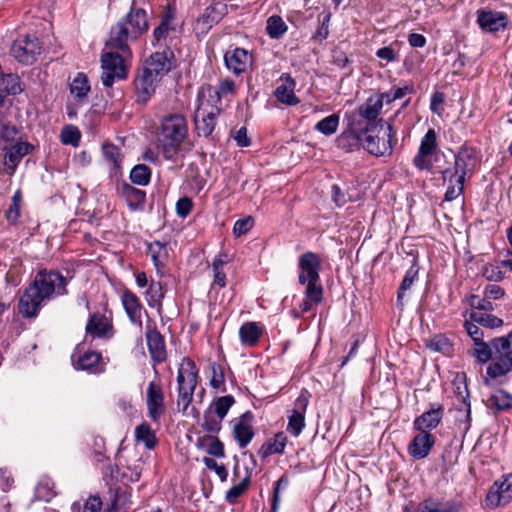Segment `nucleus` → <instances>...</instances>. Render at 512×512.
<instances>
[{
	"instance_id": "1",
	"label": "nucleus",
	"mask_w": 512,
	"mask_h": 512,
	"mask_svg": "<svg viewBox=\"0 0 512 512\" xmlns=\"http://www.w3.org/2000/svg\"><path fill=\"white\" fill-rule=\"evenodd\" d=\"M66 286L67 279L60 272L38 271L19 299V313L27 319L36 318L47 302L67 294Z\"/></svg>"
},
{
	"instance_id": "2",
	"label": "nucleus",
	"mask_w": 512,
	"mask_h": 512,
	"mask_svg": "<svg viewBox=\"0 0 512 512\" xmlns=\"http://www.w3.org/2000/svg\"><path fill=\"white\" fill-rule=\"evenodd\" d=\"M148 28L147 12L132 6L126 16L111 28L105 47L129 53V41L138 39Z\"/></svg>"
},
{
	"instance_id": "3",
	"label": "nucleus",
	"mask_w": 512,
	"mask_h": 512,
	"mask_svg": "<svg viewBox=\"0 0 512 512\" xmlns=\"http://www.w3.org/2000/svg\"><path fill=\"white\" fill-rule=\"evenodd\" d=\"M235 82L231 79H223L218 88L211 85L203 86L198 93V107L195 111L194 121L196 128H214L220 109L217 103L222 95L233 93Z\"/></svg>"
},
{
	"instance_id": "4",
	"label": "nucleus",
	"mask_w": 512,
	"mask_h": 512,
	"mask_svg": "<svg viewBox=\"0 0 512 512\" xmlns=\"http://www.w3.org/2000/svg\"><path fill=\"white\" fill-rule=\"evenodd\" d=\"M299 283L306 285L305 297L309 298L315 304H319L323 298V288L319 283V271L321 269V260L313 252H306L299 258Z\"/></svg>"
},
{
	"instance_id": "5",
	"label": "nucleus",
	"mask_w": 512,
	"mask_h": 512,
	"mask_svg": "<svg viewBox=\"0 0 512 512\" xmlns=\"http://www.w3.org/2000/svg\"><path fill=\"white\" fill-rule=\"evenodd\" d=\"M16 130H0V149L5 151L3 165L7 174L12 175L22 158L30 154L34 146L16 138Z\"/></svg>"
},
{
	"instance_id": "6",
	"label": "nucleus",
	"mask_w": 512,
	"mask_h": 512,
	"mask_svg": "<svg viewBox=\"0 0 512 512\" xmlns=\"http://www.w3.org/2000/svg\"><path fill=\"white\" fill-rule=\"evenodd\" d=\"M197 383L198 369L190 358L184 357L179 364L177 373V406L183 413L192 403Z\"/></svg>"
},
{
	"instance_id": "7",
	"label": "nucleus",
	"mask_w": 512,
	"mask_h": 512,
	"mask_svg": "<svg viewBox=\"0 0 512 512\" xmlns=\"http://www.w3.org/2000/svg\"><path fill=\"white\" fill-rule=\"evenodd\" d=\"M101 55L102 83L106 87H111L115 81L124 80L128 76V66L126 64L129 53H124L117 49L107 48Z\"/></svg>"
},
{
	"instance_id": "8",
	"label": "nucleus",
	"mask_w": 512,
	"mask_h": 512,
	"mask_svg": "<svg viewBox=\"0 0 512 512\" xmlns=\"http://www.w3.org/2000/svg\"><path fill=\"white\" fill-rule=\"evenodd\" d=\"M477 163L475 150L463 147L453 155V162L448 163L447 166L437 164L434 166V172L441 174L443 181L447 178L465 180V176L473 172Z\"/></svg>"
},
{
	"instance_id": "9",
	"label": "nucleus",
	"mask_w": 512,
	"mask_h": 512,
	"mask_svg": "<svg viewBox=\"0 0 512 512\" xmlns=\"http://www.w3.org/2000/svg\"><path fill=\"white\" fill-rule=\"evenodd\" d=\"M492 347V363L487 368V375L497 378L512 370V331L505 337L494 338Z\"/></svg>"
},
{
	"instance_id": "10",
	"label": "nucleus",
	"mask_w": 512,
	"mask_h": 512,
	"mask_svg": "<svg viewBox=\"0 0 512 512\" xmlns=\"http://www.w3.org/2000/svg\"><path fill=\"white\" fill-rule=\"evenodd\" d=\"M362 147L375 156L390 155L392 152V130H360Z\"/></svg>"
},
{
	"instance_id": "11",
	"label": "nucleus",
	"mask_w": 512,
	"mask_h": 512,
	"mask_svg": "<svg viewBox=\"0 0 512 512\" xmlns=\"http://www.w3.org/2000/svg\"><path fill=\"white\" fill-rule=\"evenodd\" d=\"M310 397L309 391L302 389L288 415L287 431L294 437H298L305 427V414Z\"/></svg>"
},
{
	"instance_id": "12",
	"label": "nucleus",
	"mask_w": 512,
	"mask_h": 512,
	"mask_svg": "<svg viewBox=\"0 0 512 512\" xmlns=\"http://www.w3.org/2000/svg\"><path fill=\"white\" fill-rule=\"evenodd\" d=\"M512 500V473L506 474L496 480L486 495V505L497 508L508 504Z\"/></svg>"
},
{
	"instance_id": "13",
	"label": "nucleus",
	"mask_w": 512,
	"mask_h": 512,
	"mask_svg": "<svg viewBox=\"0 0 512 512\" xmlns=\"http://www.w3.org/2000/svg\"><path fill=\"white\" fill-rule=\"evenodd\" d=\"M146 407L148 417L158 424L166 413L165 396L160 383L149 382L146 390Z\"/></svg>"
},
{
	"instance_id": "14",
	"label": "nucleus",
	"mask_w": 512,
	"mask_h": 512,
	"mask_svg": "<svg viewBox=\"0 0 512 512\" xmlns=\"http://www.w3.org/2000/svg\"><path fill=\"white\" fill-rule=\"evenodd\" d=\"M41 46L35 36L17 38L10 49L11 55L21 63L32 64L40 54Z\"/></svg>"
},
{
	"instance_id": "15",
	"label": "nucleus",
	"mask_w": 512,
	"mask_h": 512,
	"mask_svg": "<svg viewBox=\"0 0 512 512\" xmlns=\"http://www.w3.org/2000/svg\"><path fill=\"white\" fill-rule=\"evenodd\" d=\"M438 148L437 136L434 130H428L421 140L418 153L413 159L414 165L419 170L434 169L431 156Z\"/></svg>"
},
{
	"instance_id": "16",
	"label": "nucleus",
	"mask_w": 512,
	"mask_h": 512,
	"mask_svg": "<svg viewBox=\"0 0 512 512\" xmlns=\"http://www.w3.org/2000/svg\"><path fill=\"white\" fill-rule=\"evenodd\" d=\"M228 13V5L220 0H213L197 18L196 29L207 33Z\"/></svg>"
},
{
	"instance_id": "17",
	"label": "nucleus",
	"mask_w": 512,
	"mask_h": 512,
	"mask_svg": "<svg viewBox=\"0 0 512 512\" xmlns=\"http://www.w3.org/2000/svg\"><path fill=\"white\" fill-rule=\"evenodd\" d=\"M154 124L160 128H186L187 121L182 112L172 109L168 103H162L154 110Z\"/></svg>"
},
{
	"instance_id": "18",
	"label": "nucleus",
	"mask_w": 512,
	"mask_h": 512,
	"mask_svg": "<svg viewBox=\"0 0 512 512\" xmlns=\"http://www.w3.org/2000/svg\"><path fill=\"white\" fill-rule=\"evenodd\" d=\"M174 61L173 51L166 47L164 51L153 53L143 70L160 79L172 69Z\"/></svg>"
},
{
	"instance_id": "19",
	"label": "nucleus",
	"mask_w": 512,
	"mask_h": 512,
	"mask_svg": "<svg viewBox=\"0 0 512 512\" xmlns=\"http://www.w3.org/2000/svg\"><path fill=\"white\" fill-rule=\"evenodd\" d=\"M507 23L508 18L504 12L483 9L477 11V24L485 32L495 33L504 30Z\"/></svg>"
},
{
	"instance_id": "20",
	"label": "nucleus",
	"mask_w": 512,
	"mask_h": 512,
	"mask_svg": "<svg viewBox=\"0 0 512 512\" xmlns=\"http://www.w3.org/2000/svg\"><path fill=\"white\" fill-rule=\"evenodd\" d=\"M224 61L228 70L240 75L251 67L253 58L247 50L237 47L225 53Z\"/></svg>"
},
{
	"instance_id": "21",
	"label": "nucleus",
	"mask_w": 512,
	"mask_h": 512,
	"mask_svg": "<svg viewBox=\"0 0 512 512\" xmlns=\"http://www.w3.org/2000/svg\"><path fill=\"white\" fill-rule=\"evenodd\" d=\"M187 130H162L158 136L159 146L166 158H172L184 143Z\"/></svg>"
},
{
	"instance_id": "22",
	"label": "nucleus",
	"mask_w": 512,
	"mask_h": 512,
	"mask_svg": "<svg viewBox=\"0 0 512 512\" xmlns=\"http://www.w3.org/2000/svg\"><path fill=\"white\" fill-rule=\"evenodd\" d=\"M435 443V438L427 431H419L408 445V453L415 459H423L428 456Z\"/></svg>"
},
{
	"instance_id": "23",
	"label": "nucleus",
	"mask_w": 512,
	"mask_h": 512,
	"mask_svg": "<svg viewBox=\"0 0 512 512\" xmlns=\"http://www.w3.org/2000/svg\"><path fill=\"white\" fill-rule=\"evenodd\" d=\"M159 78L143 70L142 74L135 79V90L137 102L146 103L155 93Z\"/></svg>"
},
{
	"instance_id": "24",
	"label": "nucleus",
	"mask_w": 512,
	"mask_h": 512,
	"mask_svg": "<svg viewBox=\"0 0 512 512\" xmlns=\"http://www.w3.org/2000/svg\"><path fill=\"white\" fill-rule=\"evenodd\" d=\"M233 435L240 448H245L254 437L251 415L243 414L233 425Z\"/></svg>"
},
{
	"instance_id": "25",
	"label": "nucleus",
	"mask_w": 512,
	"mask_h": 512,
	"mask_svg": "<svg viewBox=\"0 0 512 512\" xmlns=\"http://www.w3.org/2000/svg\"><path fill=\"white\" fill-rule=\"evenodd\" d=\"M146 341L152 360L156 363L165 361L167 353L162 335L156 329L149 328L146 332Z\"/></svg>"
},
{
	"instance_id": "26",
	"label": "nucleus",
	"mask_w": 512,
	"mask_h": 512,
	"mask_svg": "<svg viewBox=\"0 0 512 512\" xmlns=\"http://www.w3.org/2000/svg\"><path fill=\"white\" fill-rule=\"evenodd\" d=\"M122 305L130 321L138 326H142L143 305L139 298L129 290L123 292L121 296Z\"/></svg>"
},
{
	"instance_id": "27",
	"label": "nucleus",
	"mask_w": 512,
	"mask_h": 512,
	"mask_svg": "<svg viewBox=\"0 0 512 512\" xmlns=\"http://www.w3.org/2000/svg\"><path fill=\"white\" fill-rule=\"evenodd\" d=\"M280 84L275 90V96L278 101L287 105H296L299 103L294 94L295 81L289 74H283L280 77Z\"/></svg>"
},
{
	"instance_id": "28",
	"label": "nucleus",
	"mask_w": 512,
	"mask_h": 512,
	"mask_svg": "<svg viewBox=\"0 0 512 512\" xmlns=\"http://www.w3.org/2000/svg\"><path fill=\"white\" fill-rule=\"evenodd\" d=\"M460 505L451 500L438 498L425 499L418 505V512H458Z\"/></svg>"
},
{
	"instance_id": "29",
	"label": "nucleus",
	"mask_w": 512,
	"mask_h": 512,
	"mask_svg": "<svg viewBox=\"0 0 512 512\" xmlns=\"http://www.w3.org/2000/svg\"><path fill=\"white\" fill-rule=\"evenodd\" d=\"M69 87L71 95L78 101V103L84 104L87 102V96L91 90V86L84 73H77L72 79Z\"/></svg>"
},
{
	"instance_id": "30",
	"label": "nucleus",
	"mask_w": 512,
	"mask_h": 512,
	"mask_svg": "<svg viewBox=\"0 0 512 512\" xmlns=\"http://www.w3.org/2000/svg\"><path fill=\"white\" fill-rule=\"evenodd\" d=\"M112 326L109 324L105 316L93 314L86 325L87 334L92 337H109Z\"/></svg>"
},
{
	"instance_id": "31",
	"label": "nucleus",
	"mask_w": 512,
	"mask_h": 512,
	"mask_svg": "<svg viewBox=\"0 0 512 512\" xmlns=\"http://www.w3.org/2000/svg\"><path fill=\"white\" fill-rule=\"evenodd\" d=\"M442 409H431L424 412L414 421V428L418 431H427L436 428L442 419Z\"/></svg>"
},
{
	"instance_id": "32",
	"label": "nucleus",
	"mask_w": 512,
	"mask_h": 512,
	"mask_svg": "<svg viewBox=\"0 0 512 512\" xmlns=\"http://www.w3.org/2000/svg\"><path fill=\"white\" fill-rule=\"evenodd\" d=\"M262 335V328L256 322H246L239 329V337L242 345L255 346Z\"/></svg>"
},
{
	"instance_id": "33",
	"label": "nucleus",
	"mask_w": 512,
	"mask_h": 512,
	"mask_svg": "<svg viewBox=\"0 0 512 512\" xmlns=\"http://www.w3.org/2000/svg\"><path fill=\"white\" fill-rule=\"evenodd\" d=\"M23 91L20 78L15 74H4L0 77V106L4 103L5 94L16 95Z\"/></svg>"
},
{
	"instance_id": "34",
	"label": "nucleus",
	"mask_w": 512,
	"mask_h": 512,
	"mask_svg": "<svg viewBox=\"0 0 512 512\" xmlns=\"http://www.w3.org/2000/svg\"><path fill=\"white\" fill-rule=\"evenodd\" d=\"M362 138L360 130H344L337 138V144L345 151H352L362 146Z\"/></svg>"
},
{
	"instance_id": "35",
	"label": "nucleus",
	"mask_w": 512,
	"mask_h": 512,
	"mask_svg": "<svg viewBox=\"0 0 512 512\" xmlns=\"http://www.w3.org/2000/svg\"><path fill=\"white\" fill-rule=\"evenodd\" d=\"M382 110L381 101L375 97H369L367 100L358 108V114L368 122L375 121Z\"/></svg>"
},
{
	"instance_id": "36",
	"label": "nucleus",
	"mask_w": 512,
	"mask_h": 512,
	"mask_svg": "<svg viewBox=\"0 0 512 512\" xmlns=\"http://www.w3.org/2000/svg\"><path fill=\"white\" fill-rule=\"evenodd\" d=\"M122 194L125 197L128 206L132 210L139 209L143 206L146 194L143 190L137 189L129 184H124Z\"/></svg>"
},
{
	"instance_id": "37",
	"label": "nucleus",
	"mask_w": 512,
	"mask_h": 512,
	"mask_svg": "<svg viewBox=\"0 0 512 512\" xmlns=\"http://www.w3.org/2000/svg\"><path fill=\"white\" fill-rule=\"evenodd\" d=\"M487 406L498 411L512 408V395L505 390L499 389L492 393L487 401Z\"/></svg>"
},
{
	"instance_id": "38",
	"label": "nucleus",
	"mask_w": 512,
	"mask_h": 512,
	"mask_svg": "<svg viewBox=\"0 0 512 512\" xmlns=\"http://www.w3.org/2000/svg\"><path fill=\"white\" fill-rule=\"evenodd\" d=\"M469 354L474 357L479 364H486L493 357L492 340L489 344L485 341L473 343Z\"/></svg>"
},
{
	"instance_id": "39",
	"label": "nucleus",
	"mask_w": 512,
	"mask_h": 512,
	"mask_svg": "<svg viewBox=\"0 0 512 512\" xmlns=\"http://www.w3.org/2000/svg\"><path fill=\"white\" fill-rule=\"evenodd\" d=\"M287 436L283 432L274 435L272 439L262 446L263 456L282 454L287 444Z\"/></svg>"
},
{
	"instance_id": "40",
	"label": "nucleus",
	"mask_w": 512,
	"mask_h": 512,
	"mask_svg": "<svg viewBox=\"0 0 512 512\" xmlns=\"http://www.w3.org/2000/svg\"><path fill=\"white\" fill-rule=\"evenodd\" d=\"M101 360V354L95 351H88L79 357L75 367L80 370H86L90 372H98V365Z\"/></svg>"
},
{
	"instance_id": "41",
	"label": "nucleus",
	"mask_w": 512,
	"mask_h": 512,
	"mask_svg": "<svg viewBox=\"0 0 512 512\" xmlns=\"http://www.w3.org/2000/svg\"><path fill=\"white\" fill-rule=\"evenodd\" d=\"M136 441L144 443L147 449H153L157 444L155 432L148 423H142L135 428Z\"/></svg>"
},
{
	"instance_id": "42",
	"label": "nucleus",
	"mask_w": 512,
	"mask_h": 512,
	"mask_svg": "<svg viewBox=\"0 0 512 512\" xmlns=\"http://www.w3.org/2000/svg\"><path fill=\"white\" fill-rule=\"evenodd\" d=\"M147 303L152 308H160L164 298L162 284L157 281H151L146 291Z\"/></svg>"
},
{
	"instance_id": "43",
	"label": "nucleus",
	"mask_w": 512,
	"mask_h": 512,
	"mask_svg": "<svg viewBox=\"0 0 512 512\" xmlns=\"http://www.w3.org/2000/svg\"><path fill=\"white\" fill-rule=\"evenodd\" d=\"M469 320L487 328H496L503 324L502 319L483 311H471Z\"/></svg>"
},
{
	"instance_id": "44",
	"label": "nucleus",
	"mask_w": 512,
	"mask_h": 512,
	"mask_svg": "<svg viewBox=\"0 0 512 512\" xmlns=\"http://www.w3.org/2000/svg\"><path fill=\"white\" fill-rule=\"evenodd\" d=\"M287 29L286 23L279 15H272L267 19L266 31L272 39L280 38Z\"/></svg>"
},
{
	"instance_id": "45",
	"label": "nucleus",
	"mask_w": 512,
	"mask_h": 512,
	"mask_svg": "<svg viewBox=\"0 0 512 512\" xmlns=\"http://www.w3.org/2000/svg\"><path fill=\"white\" fill-rule=\"evenodd\" d=\"M251 483V475L250 473L246 472V475L238 484H235L232 486L227 492L225 499L230 504H234L237 499L242 496L249 488Z\"/></svg>"
},
{
	"instance_id": "46",
	"label": "nucleus",
	"mask_w": 512,
	"mask_h": 512,
	"mask_svg": "<svg viewBox=\"0 0 512 512\" xmlns=\"http://www.w3.org/2000/svg\"><path fill=\"white\" fill-rule=\"evenodd\" d=\"M151 170L148 166L136 165L130 172L131 181L139 186H146L150 182Z\"/></svg>"
},
{
	"instance_id": "47",
	"label": "nucleus",
	"mask_w": 512,
	"mask_h": 512,
	"mask_svg": "<svg viewBox=\"0 0 512 512\" xmlns=\"http://www.w3.org/2000/svg\"><path fill=\"white\" fill-rule=\"evenodd\" d=\"M102 150L105 160L110 164L111 170L117 173L121 165L119 149L113 144H104Z\"/></svg>"
},
{
	"instance_id": "48",
	"label": "nucleus",
	"mask_w": 512,
	"mask_h": 512,
	"mask_svg": "<svg viewBox=\"0 0 512 512\" xmlns=\"http://www.w3.org/2000/svg\"><path fill=\"white\" fill-rule=\"evenodd\" d=\"M418 273H419V268L417 265L413 264L407 271H406V274L401 282V285L399 287V290H398V294H397V299L398 301H400L403 296H404V293L409 290L413 283L418 279Z\"/></svg>"
},
{
	"instance_id": "49",
	"label": "nucleus",
	"mask_w": 512,
	"mask_h": 512,
	"mask_svg": "<svg viewBox=\"0 0 512 512\" xmlns=\"http://www.w3.org/2000/svg\"><path fill=\"white\" fill-rule=\"evenodd\" d=\"M226 261L221 258V256L214 259L212 263V271H213V286H218L223 288L226 286V274L223 270Z\"/></svg>"
},
{
	"instance_id": "50",
	"label": "nucleus",
	"mask_w": 512,
	"mask_h": 512,
	"mask_svg": "<svg viewBox=\"0 0 512 512\" xmlns=\"http://www.w3.org/2000/svg\"><path fill=\"white\" fill-rule=\"evenodd\" d=\"M173 17L170 14H166L160 24L153 31V38L156 43L165 40L169 34V31L173 30L171 25Z\"/></svg>"
},
{
	"instance_id": "51",
	"label": "nucleus",
	"mask_w": 512,
	"mask_h": 512,
	"mask_svg": "<svg viewBox=\"0 0 512 512\" xmlns=\"http://www.w3.org/2000/svg\"><path fill=\"white\" fill-rule=\"evenodd\" d=\"M332 14L329 10H323L319 15L320 26L316 30L313 38L318 41L325 40L329 35V23Z\"/></svg>"
},
{
	"instance_id": "52",
	"label": "nucleus",
	"mask_w": 512,
	"mask_h": 512,
	"mask_svg": "<svg viewBox=\"0 0 512 512\" xmlns=\"http://www.w3.org/2000/svg\"><path fill=\"white\" fill-rule=\"evenodd\" d=\"M428 347L437 352H441L445 355H450L453 352V346L448 338L437 335L433 337L428 344Z\"/></svg>"
},
{
	"instance_id": "53",
	"label": "nucleus",
	"mask_w": 512,
	"mask_h": 512,
	"mask_svg": "<svg viewBox=\"0 0 512 512\" xmlns=\"http://www.w3.org/2000/svg\"><path fill=\"white\" fill-rule=\"evenodd\" d=\"M464 182L465 180L463 179L447 178V180L444 181V183H448L447 190L445 193V200L452 201L456 199L458 196H460L464 190Z\"/></svg>"
},
{
	"instance_id": "54",
	"label": "nucleus",
	"mask_w": 512,
	"mask_h": 512,
	"mask_svg": "<svg viewBox=\"0 0 512 512\" xmlns=\"http://www.w3.org/2000/svg\"><path fill=\"white\" fill-rule=\"evenodd\" d=\"M149 253L151 255V258L154 262V265L159 268L161 265H163V260L167 256V249L164 244L161 242H153L149 245Z\"/></svg>"
},
{
	"instance_id": "55",
	"label": "nucleus",
	"mask_w": 512,
	"mask_h": 512,
	"mask_svg": "<svg viewBox=\"0 0 512 512\" xmlns=\"http://www.w3.org/2000/svg\"><path fill=\"white\" fill-rule=\"evenodd\" d=\"M234 402V398L231 395L217 398L213 404V407L218 418L224 419Z\"/></svg>"
},
{
	"instance_id": "56",
	"label": "nucleus",
	"mask_w": 512,
	"mask_h": 512,
	"mask_svg": "<svg viewBox=\"0 0 512 512\" xmlns=\"http://www.w3.org/2000/svg\"><path fill=\"white\" fill-rule=\"evenodd\" d=\"M204 441L209 442L208 446H207L208 454L218 457V458H222L225 456L224 445L218 438L208 437V438H205Z\"/></svg>"
},
{
	"instance_id": "57",
	"label": "nucleus",
	"mask_w": 512,
	"mask_h": 512,
	"mask_svg": "<svg viewBox=\"0 0 512 512\" xmlns=\"http://www.w3.org/2000/svg\"><path fill=\"white\" fill-rule=\"evenodd\" d=\"M482 274L487 280L494 282H499L504 278V272L501 268L493 264H486L483 267Z\"/></svg>"
},
{
	"instance_id": "58",
	"label": "nucleus",
	"mask_w": 512,
	"mask_h": 512,
	"mask_svg": "<svg viewBox=\"0 0 512 512\" xmlns=\"http://www.w3.org/2000/svg\"><path fill=\"white\" fill-rule=\"evenodd\" d=\"M464 328L467 332V334L471 337L473 340V343L484 341V333L483 330L480 329L476 323L472 322L469 319H466L464 322Z\"/></svg>"
},
{
	"instance_id": "59",
	"label": "nucleus",
	"mask_w": 512,
	"mask_h": 512,
	"mask_svg": "<svg viewBox=\"0 0 512 512\" xmlns=\"http://www.w3.org/2000/svg\"><path fill=\"white\" fill-rule=\"evenodd\" d=\"M203 462L208 469L215 471L221 481L227 480L228 472L224 465H219L214 459L210 457H205Z\"/></svg>"
},
{
	"instance_id": "60",
	"label": "nucleus",
	"mask_w": 512,
	"mask_h": 512,
	"mask_svg": "<svg viewBox=\"0 0 512 512\" xmlns=\"http://www.w3.org/2000/svg\"><path fill=\"white\" fill-rule=\"evenodd\" d=\"M81 138V134L79 130H62L60 134V139L63 144L78 146Z\"/></svg>"
},
{
	"instance_id": "61",
	"label": "nucleus",
	"mask_w": 512,
	"mask_h": 512,
	"mask_svg": "<svg viewBox=\"0 0 512 512\" xmlns=\"http://www.w3.org/2000/svg\"><path fill=\"white\" fill-rule=\"evenodd\" d=\"M468 301H469L470 306L474 309H477L478 311L493 310V305L489 300H487L485 298H480L477 295H471L469 297Z\"/></svg>"
},
{
	"instance_id": "62",
	"label": "nucleus",
	"mask_w": 512,
	"mask_h": 512,
	"mask_svg": "<svg viewBox=\"0 0 512 512\" xmlns=\"http://www.w3.org/2000/svg\"><path fill=\"white\" fill-rule=\"evenodd\" d=\"M253 227V219L247 217L245 219H239L235 222L233 227V233L236 236H241L248 233Z\"/></svg>"
},
{
	"instance_id": "63",
	"label": "nucleus",
	"mask_w": 512,
	"mask_h": 512,
	"mask_svg": "<svg viewBox=\"0 0 512 512\" xmlns=\"http://www.w3.org/2000/svg\"><path fill=\"white\" fill-rule=\"evenodd\" d=\"M193 207L192 200L187 197L180 198L176 203V212L178 216L185 218L189 215Z\"/></svg>"
},
{
	"instance_id": "64",
	"label": "nucleus",
	"mask_w": 512,
	"mask_h": 512,
	"mask_svg": "<svg viewBox=\"0 0 512 512\" xmlns=\"http://www.w3.org/2000/svg\"><path fill=\"white\" fill-rule=\"evenodd\" d=\"M102 508V502L97 496H90L84 506L83 512H100Z\"/></svg>"
}]
</instances>
